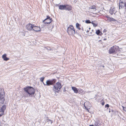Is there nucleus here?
<instances>
[{
	"instance_id": "nucleus-24",
	"label": "nucleus",
	"mask_w": 126,
	"mask_h": 126,
	"mask_svg": "<svg viewBox=\"0 0 126 126\" xmlns=\"http://www.w3.org/2000/svg\"><path fill=\"white\" fill-rule=\"evenodd\" d=\"M85 22L87 23H91V22L89 20H86L85 21Z\"/></svg>"
},
{
	"instance_id": "nucleus-31",
	"label": "nucleus",
	"mask_w": 126,
	"mask_h": 126,
	"mask_svg": "<svg viewBox=\"0 0 126 126\" xmlns=\"http://www.w3.org/2000/svg\"><path fill=\"white\" fill-rule=\"evenodd\" d=\"M41 81V82H43V83H44L43 82V80L44 79H40Z\"/></svg>"
},
{
	"instance_id": "nucleus-35",
	"label": "nucleus",
	"mask_w": 126,
	"mask_h": 126,
	"mask_svg": "<svg viewBox=\"0 0 126 126\" xmlns=\"http://www.w3.org/2000/svg\"><path fill=\"white\" fill-rule=\"evenodd\" d=\"M89 126H94L93 125H90Z\"/></svg>"
},
{
	"instance_id": "nucleus-3",
	"label": "nucleus",
	"mask_w": 126,
	"mask_h": 126,
	"mask_svg": "<svg viewBox=\"0 0 126 126\" xmlns=\"http://www.w3.org/2000/svg\"><path fill=\"white\" fill-rule=\"evenodd\" d=\"M67 32L68 34L72 36H74L75 34V30L73 26L69 25L67 29Z\"/></svg>"
},
{
	"instance_id": "nucleus-37",
	"label": "nucleus",
	"mask_w": 126,
	"mask_h": 126,
	"mask_svg": "<svg viewBox=\"0 0 126 126\" xmlns=\"http://www.w3.org/2000/svg\"><path fill=\"white\" fill-rule=\"evenodd\" d=\"M94 30H92V32H94Z\"/></svg>"
},
{
	"instance_id": "nucleus-42",
	"label": "nucleus",
	"mask_w": 126,
	"mask_h": 126,
	"mask_svg": "<svg viewBox=\"0 0 126 126\" xmlns=\"http://www.w3.org/2000/svg\"><path fill=\"white\" fill-rule=\"evenodd\" d=\"M65 91V90H63V91Z\"/></svg>"
},
{
	"instance_id": "nucleus-43",
	"label": "nucleus",
	"mask_w": 126,
	"mask_h": 126,
	"mask_svg": "<svg viewBox=\"0 0 126 126\" xmlns=\"http://www.w3.org/2000/svg\"><path fill=\"white\" fill-rule=\"evenodd\" d=\"M65 91V90H63V91Z\"/></svg>"
},
{
	"instance_id": "nucleus-33",
	"label": "nucleus",
	"mask_w": 126,
	"mask_h": 126,
	"mask_svg": "<svg viewBox=\"0 0 126 126\" xmlns=\"http://www.w3.org/2000/svg\"><path fill=\"white\" fill-rule=\"evenodd\" d=\"M109 112H110V111H111V110H110V108H109Z\"/></svg>"
},
{
	"instance_id": "nucleus-26",
	"label": "nucleus",
	"mask_w": 126,
	"mask_h": 126,
	"mask_svg": "<svg viewBox=\"0 0 126 126\" xmlns=\"http://www.w3.org/2000/svg\"><path fill=\"white\" fill-rule=\"evenodd\" d=\"M123 110L126 112V107H124L123 106H122Z\"/></svg>"
},
{
	"instance_id": "nucleus-13",
	"label": "nucleus",
	"mask_w": 126,
	"mask_h": 126,
	"mask_svg": "<svg viewBox=\"0 0 126 126\" xmlns=\"http://www.w3.org/2000/svg\"><path fill=\"white\" fill-rule=\"evenodd\" d=\"M7 55L6 54H4L2 56V58L4 60L7 61L9 59V58L7 57Z\"/></svg>"
},
{
	"instance_id": "nucleus-40",
	"label": "nucleus",
	"mask_w": 126,
	"mask_h": 126,
	"mask_svg": "<svg viewBox=\"0 0 126 126\" xmlns=\"http://www.w3.org/2000/svg\"><path fill=\"white\" fill-rule=\"evenodd\" d=\"M40 79H44V78H41Z\"/></svg>"
},
{
	"instance_id": "nucleus-9",
	"label": "nucleus",
	"mask_w": 126,
	"mask_h": 126,
	"mask_svg": "<svg viewBox=\"0 0 126 126\" xmlns=\"http://www.w3.org/2000/svg\"><path fill=\"white\" fill-rule=\"evenodd\" d=\"M36 32L39 31L40 30V29L39 27L36 26L34 25V27L33 29V30Z\"/></svg>"
},
{
	"instance_id": "nucleus-39",
	"label": "nucleus",
	"mask_w": 126,
	"mask_h": 126,
	"mask_svg": "<svg viewBox=\"0 0 126 126\" xmlns=\"http://www.w3.org/2000/svg\"><path fill=\"white\" fill-rule=\"evenodd\" d=\"M53 27V26H52V28L51 29H52Z\"/></svg>"
},
{
	"instance_id": "nucleus-7",
	"label": "nucleus",
	"mask_w": 126,
	"mask_h": 126,
	"mask_svg": "<svg viewBox=\"0 0 126 126\" xmlns=\"http://www.w3.org/2000/svg\"><path fill=\"white\" fill-rule=\"evenodd\" d=\"M55 82V79H52L51 80H48L46 81V84H45L44 83V85H53L54 83Z\"/></svg>"
},
{
	"instance_id": "nucleus-12",
	"label": "nucleus",
	"mask_w": 126,
	"mask_h": 126,
	"mask_svg": "<svg viewBox=\"0 0 126 126\" xmlns=\"http://www.w3.org/2000/svg\"><path fill=\"white\" fill-rule=\"evenodd\" d=\"M96 6L95 5H94L91 6L89 8V10L93 9L94 11H96Z\"/></svg>"
},
{
	"instance_id": "nucleus-2",
	"label": "nucleus",
	"mask_w": 126,
	"mask_h": 126,
	"mask_svg": "<svg viewBox=\"0 0 126 126\" xmlns=\"http://www.w3.org/2000/svg\"><path fill=\"white\" fill-rule=\"evenodd\" d=\"M120 48L118 46L115 45L111 47L109 50V53L110 54H116L117 52H120Z\"/></svg>"
},
{
	"instance_id": "nucleus-6",
	"label": "nucleus",
	"mask_w": 126,
	"mask_h": 126,
	"mask_svg": "<svg viewBox=\"0 0 126 126\" xmlns=\"http://www.w3.org/2000/svg\"><path fill=\"white\" fill-rule=\"evenodd\" d=\"M53 21L52 18H50V17L47 16V18L43 21L45 24H48L50 23Z\"/></svg>"
},
{
	"instance_id": "nucleus-38",
	"label": "nucleus",
	"mask_w": 126,
	"mask_h": 126,
	"mask_svg": "<svg viewBox=\"0 0 126 126\" xmlns=\"http://www.w3.org/2000/svg\"><path fill=\"white\" fill-rule=\"evenodd\" d=\"M125 7H126V4L125 5Z\"/></svg>"
},
{
	"instance_id": "nucleus-22",
	"label": "nucleus",
	"mask_w": 126,
	"mask_h": 126,
	"mask_svg": "<svg viewBox=\"0 0 126 126\" xmlns=\"http://www.w3.org/2000/svg\"><path fill=\"white\" fill-rule=\"evenodd\" d=\"M89 31L88 30H87L86 31V32L88 34V35H89V36H91L93 35L92 34V32H90L89 33Z\"/></svg>"
},
{
	"instance_id": "nucleus-21",
	"label": "nucleus",
	"mask_w": 126,
	"mask_h": 126,
	"mask_svg": "<svg viewBox=\"0 0 126 126\" xmlns=\"http://www.w3.org/2000/svg\"><path fill=\"white\" fill-rule=\"evenodd\" d=\"M101 32L98 30H97L96 32V33L97 35H100V33Z\"/></svg>"
},
{
	"instance_id": "nucleus-16",
	"label": "nucleus",
	"mask_w": 126,
	"mask_h": 126,
	"mask_svg": "<svg viewBox=\"0 0 126 126\" xmlns=\"http://www.w3.org/2000/svg\"><path fill=\"white\" fill-rule=\"evenodd\" d=\"M125 5L124 3L122 1H121L120 2L119 6V8L121 7V8H123L124 7Z\"/></svg>"
},
{
	"instance_id": "nucleus-30",
	"label": "nucleus",
	"mask_w": 126,
	"mask_h": 126,
	"mask_svg": "<svg viewBox=\"0 0 126 126\" xmlns=\"http://www.w3.org/2000/svg\"><path fill=\"white\" fill-rule=\"evenodd\" d=\"M110 13L111 14V15H112L113 13V12L111 11H110Z\"/></svg>"
},
{
	"instance_id": "nucleus-28",
	"label": "nucleus",
	"mask_w": 126,
	"mask_h": 126,
	"mask_svg": "<svg viewBox=\"0 0 126 126\" xmlns=\"http://www.w3.org/2000/svg\"><path fill=\"white\" fill-rule=\"evenodd\" d=\"M4 114V112H2L1 114H0V117L1 116Z\"/></svg>"
},
{
	"instance_id": "nucleus-8",
	"label": "nucleus",
	"mask_w": 126,
	"mask_h": 126,
	"mask_svg": "<svg viewBox=\"0 0 126 126\" xmlns=\"http://www.w3.org/2000/svg\"><path fill=\"white\" fill-rule=\"evenodd\" d=\"M34 24H32L31 23L27 24L26 26V29L29 31H31L33 30L34 27Z\"/></svg>"
},
{
	"instance_id": "nucleus-11",
	"label": "nucleus",
	"mask_w": 126,
	"mask_h": 126,
	"mask_svg": "<svg viewBox=\"0 0 126 126\" xmlns=\"http://www.w3.org/2000/svg\"><path fill=\"white\" fill-rule=\"evenodd\" d=\"M66 5H60L59 6V9L61 10H65Z\"/></svg>"
},
{
	"instance_id": "nucleus-34",
	"label": "nucleus",
	"mask_w": 126,
	"mask_h": 126,
	"mask_svg": "<svg viewBox=\"0 0 126 126\" xmlns=\"http://www.w3.org/2000/svg\"><path fill=\"white\" fill-rule=\"evenodd\" d=\"M111 112H113V110H111Z\"/></svg>"
},
{
	"instance_id": "nucleus-41",
	"label": "nucleus",
	"mask_w": 126,
	"mask_h": 126,
	"mask_svg": "<svg viewBox=\"0 0 126 126\" xmlns=\"http://www.w3.org/2000/svg\"><path fill=\"white\" fill-rule=\"evenodd\" d=\"M65 91V90H63V91Z\"/></svg>"
},
{
	"instance_id": "nucleus-32",
	"label": "nucleus",
	"mask_w": 126,
	"mask_h": 126,
	"mask_svg": "<svg viewBox=\"0 0 126 126\" xmlns=\"http://www.w3.org/2000/svg\"><path fill=\"white\" fill-rule=\"evenodd\" d=\"M104 104H105L104 102H103L102 103V105H103Z\"/></svg>"
},
{
	"instance_id": "nucleus-15",
	"label": "nucleus",
	"mask_w": 126,
	"mask_h": 126,
	"mask_svg": "<svg viewBox=\"0 0 126 126\" xmlns=\"http://www.w3.org/2000/svg\"><path fill=\"white\" fill-rule=\"evenodd\" d=\"M106 17L107 18V20L108 21H115V20L113 18H112V17H110L108 16H106Z\"/></svg>"
},
{
	"instance_id": "nucleus-14",
	"label": "nucleus",
	"mask_w": 126,
	"mask_h": 126,
	"mask_svg": "<svg viewBox=\"0 0 126 126\" xmlns=\"http://www.w3.org/2000/svg\"><path fill=\"white\" fill-rule=\"evenodd\" d=\"M6 106L5 105H4L0 109V112H4V111L6 109Z\"/></svg>"
},
{
	"instance_id": "nucleus-25",
	"label": "nucleus",
	"mask_w": 126,
	"mask_h": 126,
	"mask_svg": "<svg viewBox=\"0 0 126 126\" xmlns=\"http://www.w3.org/2000/svg\"><path fill=\"white\" fill-rule=\"evenodd\" d=\"M47 122H50L51 124H52V123H53V121L52 120H50V119H47Z\"/></svg>"
},
{
	"instance_id": "nucleus-4",
	"label": "nucleus",
	"mask_w": 126,
	"mask_h": 126,
	"mask_svg": "<svg viewBox=\"0 0 126 126\" xmlns=\"http://www.w3.org/2000/svg\"><path fill=\"white\" fill-rule=\"evenodd\" d=\"M4 90L0 89V103L1 104H3L5 100L4 98Z\"/></svg>"
},
{
	"instance_id": "nucleus-20",
	"label": "nucleus",
	"mask_w": 126,
	"mask_h": 126,
	"mask_svg": "<svg viewBox=\"0 0 126 126\" xmlns=\"http://www.w3.org/2000/svg\"><path fill=\"white\" fill-rule=\"evenodd\" d=\"M76 27L77 28H78V30H80L81 28H80L79 27L80 25L79 23H77L76 24Z\"/></svg>"
},
{
	"instance_id": "nucleus-36",
	"label": "nucleus",
	"mask_w": 126,
	"mask_h": 126,
	"mask_svg": "<svg viewBox=\"0 0 126 126\" xmlns=\"http://www.w3.org/2000/svg\"><path fill=\"white\" fill-rule=\"evenodd\" d=\"M89 30H90V29H91V28H90V27L89 28Z\"/></svg>"
},
{
	"instance_id": "nucleus-23",
	"label": "nucleus",
	"mask_w": 126,
	"mask_h": 126,
	"mask_svg": "<svg viewBox=\"0 0 126 126\" xmlns=\"http://www.w3.org/2000/svg\"><path fill=\"white\" fill-rule=\"evenodd\" d=\"M100 123L97 122H95L94 124V126H99Z\"/></svg>"
},
{
	"instance_id": "nucleus-10",
	"label": "nucleus",
	"mask_w": 126,
	"mask_h": 126,
	"mask_svg": "<svg viewBox=\"0 0 126 126\" xmlns=\"http://www.w3.org/2000/svg\"><path fill=\"white\" fill-rule=\"evenodd\" d=\"M66 8L65 10L68 11H70L72 9V7L71 5H65Z\"/></svg>"
},
{
	"instance_id": "nucleus-27",
	"label": "nucleus",
	"mask_w": 126,
	"mask_h": 126,
	"mask_svg": "<svg viewBox=\"0 0 126 126\" xmlns=\"http://www.w3.org/2000/svg\"><path fill=\"white\" fill-rule=\"evenodd\" d=\"M109 107V106L108 104H107L106 105H105V108H106L107 107L108 108Z\"/></svg>"
},
{
	"instance_id": "nucleus-1",
	"label": "nucleus",
	"mask_w": 126,
	"mask_h": 126,
	"mask_svg": "<svg viewBox=\"0 0 126 126\" xmlns=\"http://www.w3.org/2000/svg\"><path fill=\"white\" fill-rule=\"evenodd\" d=\"M24 90L26 94H27V96H32L35 93V90L31 86H28L24 88Z\"/></svg>"
},
{
	"instance_id": "nucleus-29",
	"label": "nucleus",
	"mask_w": 126,
	"mask_h": 126,
	"mask_svg": "<svg viewBox=\"0 0 126 126\" xmlns=\"http://www.w3.org/2000/svg\"><path fill=\"white\" fill-rule=\"evenodd\" d=\"M107 31V30L106 29H104V30L103 31V32H106Z\"/></svg>"
},
{
	"instance_id": "nucleus-18",
	"label": "nucleus",
	"mask_w": 126,
	"mask_h": 126,
	"mask_svg": "<svg viewBox=\"0 0 126 126\" xmlns=\"http://www.w3.org/2000/svg\"><path fill=\"white\" fill-rule=\"evenodd\" d=\"M87 103H88V102H85L84 104V107L85 108V109H86L87 110V111H89V110H88V109L90 108L89 107H88V106H87Z\"/></svg>"
},
{
	"instance_id": "nucleus-19",
	"label": "nucleus",
	"mask_w": 126,
	"mask_h": 126,
	"mask_svg": "<svg viewBox=\"0 0 126 126\" xmlns=\"http://www.w3.org/2000/svg\"><path fill=\"white\" fill-rule=\"evenodd\" d=\"M95 21H92L91 23L93 25V26L95 27L97 26L98 24L97 22H94Z\"/></svg>"
},
{
	"instance_id": "nucleus-17",
	"label": "nucleus",
	"mask_w": 126,
	"mask_h": 126,
	"mask_svg": "<svg viewBox=\"0 0 126 126\" xmlns=\"http://www.w3.org/2000/svg\"><path fill=\"white\" fill-rule=\"evenodd\" d=\"M72 90L74 91L75 93H77L78 91L76 88L74 87H72Z\"/></svg>"
},
{
	"instance_id": "nucleus-5",
	"label": "nucleus",
	"mask_w": 126,
	"mask_h": 126,
	"mask_svg": "<svg viewBox=\"0 0 126 126\" xmlns=\"http://www.w3.org/2000/svg\"><path fill=\"white\" fill-rule=\"evenodd\" d=\"M61 87L62 86L61 83L59 82H57L56 85L54 86L53 90L55 91L56 92H58L60 90Z\"/></svg>"
}]
</instances>
